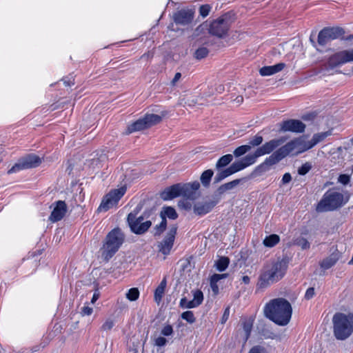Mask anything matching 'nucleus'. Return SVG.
Masks as SVG:
<instances>
[{
  "instance_id": "nucleus-27",
  "label": "nucleus",
  "mask_w": 353,
  "mask_h": 353,
  "mask_svg": "<svg viewBox=\"0 0 353 353\" xmlns=\"http://www.w3.org/2000/svg\"><path fill=\"white\" fill-rule=\"evenodd\" d=\"M241 182V179H235L230 182L221 185L217 190L219 194H224L226 191L232 190L237 186Z\"/></svg>"
},
{
  "instance_id": "nucleus-51",
  "label": "nucleus",
  "mask_w": 353,
  "mask_h": 353,
  "mask_svg": "<svg viewBox=\"0 0 353 353\" xmlns=\"http://www.w3.org/2000/svg\"><path fill=\"white\" fill-rule=\"evenodd\" d=\"M167 340L163 336H159L155 339V345L158 347H163L165 345Z\"/></svg>"
},
{
  "instance_id": "nucleus-3",
  "label": "nucleus",
  "mask_w": 353,
  "mask_h": 353,
  "mask_svg": "<svg viewBox=\"0 0 353 353\" xmlns=\"http://www.w3.org/2000/svg\"><path fill=\"white\" fill-rule=\"evenodd\" d=\"M125 241V234L119 228L112 229L106 235L100 249L101 258L108 261L119 250Z\"/></svg>"
},
{
  "instance_id": "nucleus-12",
  "label": "nucleus",
  "mask_w": 353,
  "mask_h": 353,
  "mask_svg": "<svg viewBox=\"0 0 353 353\" xmlns=\"http://www.w3.org/2000/svg\"><path fill=\"white\" fill-rule=\"evenodd\" d=\"M287 155L292 152L299 154L311 148L310 141H305L301 138H296L283 145Z\"/></svg>"
},
{
  "instance_id": "nucleus-52",
  "label": "nucleus",
  "mask_w": 353,
  "mask_h": 353,
  "mask_svg": "<svg viewBox=\"0 0 353 353\" xmlns=\"http://www.w3.org/2000/svg\"><path fill=\"white\" fill-rule=\"evenodd\" d=\"M314 288H309L305 294V298L307 300L311 299L314 296Z\"/></svg>"
},
{
  "instance_id": "nucleus-36",
  "label": "nucleus",
  "mask_w": 353,
  "mask_h": 353,
  "mask_svg": "<svg viewBox=\"0 0 353 353\" xmlns=\"http://www.w3.org/2000/svg\"><path fill=\"white\" fill-rule=\"evenodd\" d=\"M294 245L300 247L302 250H307L310 247V243L304 237H299L294 240Z\"/></svg>"
},
{
  "instance_id": "nucleus-25",
  "label": "nucleus",
  "mask_w": 353,
  "mask_h": 353,
  "mask_svg": "<svg viewBox=\"0 0 353 353\" xmlns=\"http://www.w3.org/2000/svg\"><path fill=\"white\" fill-rule=\"evenodd\" d=\"M332 134V131L323 132L314 134L311 140H310V147L313 148L319 143L323 141L325 138Z\"/></svg>"
},
{
  "instance_id": "nucleus-53",
  "label": "nucleus",
  "mask_w": 353,
  "mask_h": 353,
  "mask_svg": "<svg viewBox=\"0 0 353 353\" xmlns=\"http://www.w3.org/2000/svg\"><path fill=\"white\" fill-rule=\"evenodd\" d=\"M92 311L93 310L92 307L88 305H85L81 308V313L83 315H90L92 313Z\"/></svg>"
},
{
  "instance_id": "nucleus-9",
  "label": "nucleus",
  "mask_w": 353,
  "mask_h": 353,
  "mask_svg": "<svg viewBox=\"0 0 353 353\" xmlns=\"http://www.w3.org/2000/svg\"><path fill=\"white\" fill-rule=\"evenodd\" d=\"M41 163L40 157L36 154H28L19 160L8 171V174L17 172L22 170L37 167Z\"/></svg>"
},
{
  "instance_id": "nucleus-28",
  "label": "nucleus",
  "mask_w": 353,
  "mask_h": 353,
  "mask_svg": "<svg viewBox=\"0 0 353 353\" xmlns=\"http://www.w3.org/2000/svg\"><path fill=\"white\" fill-rule=\"evenodd\" d=\"M161 219L164 216L165 219L166 217H168L170 219L174 220L178 217V214L174 208L172 207H165L163 208V210L161 212Z\"/></svg>"
},
{
  "instance_id": "nucleus-47",
  "label": "nucleus",
  "mask_w": 353,
  "mask_h": 353,
  "mask_svg": "<svg viewBox=\"0 0 353 353\" xmlns=\"http://www.w3.org/2000/svg\"><path fill=\"white\" fill-rule=\"evenodd\" d=\"M210 10L211 7L209 5H203L199 8V14L203 17H206L209 14Z\"/></svg>"
},
{
  "instance_id": "nucleus-37",
  "label": "nucleus",
  "mask_w": 353,
  "mask_h": 353,
  "mask_svg": "<svg viewBox=\"0 0 353 353\" xmlns=\"http://www.w3.org/2000/svg\"><path fill=\"white\" fill-rule=\"evenodd\" d=\"M251 150L250 145H243L238 147L234 151L236 157H241Z\"/></svg>"
},
{
  "instance_id": "nucleus-62",
  "label": "nucleus",
  "mask_w": 353,
  "mask_h": 353,
  "mask_svg": "<svg viewBox=\"0 0 353 353\" xmlns=\"http://www.w3.org/2000/svg\"><path fill=\"white\" fill-rule=\"evenodd\" d=\"M126 297L130 301H132V288H130L128 290V291L126 294Z\"/></svg>"
},
{
  "instance_id": "nucleus-13",
  "label": "nucleus",
  "mask_w": 353,
  "mask_h": 353,
  "mask_svg": "<svg viewBox=\"0 0 353 353\" xmlns=\"http://www.w3.org/2000/svg\"><path fill=\"white\" fill-rule=\"evenodd\" d=\"M162 120V117L158 114H146L144 117L134 122V131L142 130L150 128Z\"/></svg>"
},
{
  "instance_id": "nucleus-20",
  "label": "nucleus",
  "mask_w": 353,
  "mask_h": 353,
  "mask_svg": "<svg viewBox=\"0 0 353 353\" xmlns=\"http://www.w3.org/2000/svg\"><path fill=\"white\" fill-rule=\"evenodd\" d=\"M217 201L209 200L196 203L194 206V212L199 216L210 212L216 205Z\"/></svg>"
},
{
  "instance_id": "nucleus-63",
  "label": "nucleus",
  "mask_w": 353,
  "mask_h": 353,
  "mask_svg": "<svg viewBox=\"0 0 353 353\" xmlns=\"http://www.w3.org/2000/svg\"><path fill=\"white\" fill-rule=\"evenodd\" d=\"M250 279L248 276H243L242 277V282L245 284H249Z\"/></svg>"
},
{
  "instance_id": "nucleus-46",
  "label": "nucleus",
  "mask_w": 353,
  "mask_h": 353,
  "mask_svg": "<svg viewBox=\"0 0 353 353\" xmlns=\"http://www.w3.org/2000/svg\"><path fill=\"white\" fill-rule=\"evenodd\" d=\"M312 168V165L310 163H305L303 165H302L299 169H298V173L300 175H305Z\"/></svg>"
},
{
  "instance_id": "nucleus-42",
  "label": "nucleus",
  "mask_w": 353,
  "mask_h": 353,
  "mask_svg": "<svg viewBox=\"0 0 353 353\" xmlns=\"http://www.w3.org/2000/svg\"><path fill=\"white\" fill-rule=\"evenodd\" d=\"M181 318L190 323H194L196 320L194 313L192 311H186L183 312L181 314Z\"/></svg>"
},
{
  "instance_id": "nucleus-6",
  "label": "nucleus",
  "mask_w": 353,
  "mask_h": 353,
  "mask_svg": "<svg viewBox=\"0 0 353 353\" xmlns=\"http://www.w3.org/2000/svg\"><path fill=\"white\" fill-rule=\"evenodd\" d=\"M286 139L285 137H280L265 143L261 146L259 147L254 154H248L241 159L243 165H245V168H247L254 164L258 157L270 154L276 148L284 143Z\"/></svg>"
},
{
  "instance_id": "nucleus-10",
  "label": "nucleus",
  "mask_w": 353,
  "mask_h": 353,
  "mask_svg": "<svg viewBox=\"0 0 353 353\" xmlns=\"http://www.w3.org/2000/svg\"><path fill=\"white\" fill-rule=\"evenodd\" d=\"M352 61H353V48L339 51L332 54L327 61V66L332 69Z\"/></svg>"
},
{
  "instance_id": "nucleus-26",
  "label": "nucleus",
  "mask_w": 353,
  "mask_h": 353,
  "mask_svg": "<svg viewBox=\"0 0 353 353\" xmlns=\"http://www.w3.org/2000/svg\"><path fill=\"white\" fill-rule=\"evenodd\" d=\"M181 196L190 200H194L196 198V192L191 190L189 185L181 184Z\"/></svg>"
},
{
  "instance_id": "nucleus-11",
  "label": "nucleus",
  "mask_w": 353,
  "mask_h": 353,
  "mask_svg": "<svg viewBox=\"0 0 353 353\" xmlns=\"http://www.w3.org/2000/svg\"><path fill=\"white\" fill-rule=\"evenodd\" d=\"M230 26L228 17L224 15L211 23L209 32L211 34L221 38L227 34Z\"/></svg>"
},
{
  "instance_id": "nucleus-39",
  "label": "nucleus",
  "mask_w": 353,
  "mask_h": 353,
  "mask_svg": "<svg viewBox=\"0 0 353 353\" xmlns=\"http://www.w3.org/2000/svg\"><path fill=\"white\" fill-rule=\"evenodd\" d=\"M166 225L167 221L165 217L163 216L161 222L159 225H157L154 228V235L161 234L165 230Z\"/></svg>"
},
{
  "instance_id": "nucleus-64",
  "label": "nucleus",
  "mask_w": 353,
  "mask_h": 353,
  "mask_svg": "<svg viewBox=\"0 0 353 353\" xmlns=\"http://www.w3.org/2000/svg\"><path fill=\"white\" fill-rule=\"evenodd\" d=\"M63 83L66 86H70L71 85H74V81L70 79L69 81L63 80Z\"/></svg>"
},
{
  "instance_id": "nucleus-35",
  "label": "nucleus",
  "mask_w": 353,
  "mask_h": 353,
  "mask_svg": "<svg viewBox=\"0 0 353 353\" xmlns=\"http://www.w3.org/2000/svg\"><path fill=\"white\" fill-rule=\"evenodd\" d=\"M192 294H193V299L192 301L194 302L195 305L196 307H198L199 305H200L202 303V302L203 301V294L199 290L192 291Z\"/></svg>"
},
{
  "instance_id": "nucleus-23",
  "label": "nucleus",
  "mask_w": 353,
  "mask_h": 353,
  "mask_svg": "<svg viewBox=\"0 0 353 353\" xmlns=\"http://www.w3.org/2000/svg\"><path fill=\"white\" fill-rule=\"evenodd\" d=\"M285 67V64L279 63L274 65L264 66L259 70L261 76H270L281 71Z\"/></svg>"
},
{
  "instance_id": "nucleus-61",
  "label": "nucleus",
  "mask_w": 353,
  "mask_h": 353,
  "mask_svg": "<svg viewBox=\"0 0 353 353\" xmlns=\"http://www.w3.org/2000/svg\"><path fill=\"white\" fill-rule=\"evenodd\" d=\"M139 290L136 288H134L133 290V299L134 301L137 300L139 298Z\"/></svg>"
},
{
  "instance_id": "nucleus-48",
  "label": "nucleus",
  "mask_w": 353,
  "mask_h": 353,
  "mask_svg": "<svg viewBox=\"0 0 353 353\" xmlns=\"http://www.w3.org/2000/svg\"><path fill=\"white\" fill-rule=\"evenodd\" d=\"M173 333L172 327L170 325H165L161 330V334L163 336H170Z\"/></svg>"
},
{
  "instance_id": "nucleus-55",
  "label": "nucleus",
  "mask_w": 353,
  "mask_h": 353,
  "mask_svg": "<svg viewBox=\"0 0 353 353\" xmlns=\"http://www.w3.org/2000/svg\"><path fill=\"white\" fill-rule=\"evenodd\" d=\"M179 206H182L185 210H190L191 208V203L188 200H184L179 202Z\"/></svg>"
},
{
  "instance_id": "nucleus-22",
  "label": "nucleus",
  "mask_w": 353,
  "mask_h": 353,
  "mask_svg": "<svg viewBox=\"0 0 353 353\" xmlns=\"http://www.w3.org/2000/svg\"><path fill=\"white\" fill-rule=\"evenodd\" d=\"M152 225L150 221H145L143 216L138 217L134 221V233L142 234L145 233Z\"/></svg>"
},
{
  "instance_id": "nucleus-58",
  "label": "nucleus",
  "mask_w": 353,
  "mask_h": 353,
  "mask_svg": "<svg viewBox=\"0 0 353 353\" xmlns=\"http://www.w3.org/2000/svg\"><path fill=\"white\" fill-rule=\"evenodd\" d=\"M128 224L131 231H132V212H130L127 218Z\"/></svg>"
},
{
  "instance_id": "nucleus-4",
  "label": "nucleus",
  "mask_w": 353,
  "mask_h": 353,
  "mask_svg": "<svg viewBox=\"0 0 353 353\" xmlns=\"http://www.w3.org/2000/svg\"><path fill=\"white\" fill-rule=\"evenodd\" d=\"M334 333L337 339L344 340L353 332V315L336 313L333 316Z\"/></svg>"
},
{
  "instance_id": "nucleus-14",
  "label": "nucleus",
  "mask_w": 353,
  "mask_h": 353,
  "mask_svg": "<svg viewBox=\"0 0 353 353\" xmlns=\"http://www.w3.org/2000/svg\"><path fill=\"white\" fill-rule=\"evenodd\" d=\"M342 257V252L336 247L330 249V254L319 261V266L323 270L332 268Z\"/></svg>"
},
{
  "instance_id": "nucleus-50",
  "label": "nucleus",
  "mask_w": 353,
  "mask_h": 353,
  "mask_svg": "<svg viewBox=\"0 0 353 353\" xmlns=\"http://www.w3.org/2000/svg\"><path fill=\"white\" fill-rule=\"evenodd\" d=\"M338 181L343 185H347L350 181V176L347 174H341L339 176Z\"/></svg>"
},
{
  "instance_id": "nucleus-19",
  "label": "nucleus",
  "mask_w": 353,
  "mask_h": 353,
  "mask_svg": "<svg viewBox=\"0 0 353 353\" xmlns=\"http://www.w3.org/2000/svg\"><path fill=\"white\" fill-rule=\"evenodd\" d=\"M179 196H181V183L171 185L160 194L161 198L164 201L171 200Z\"/></svg>"
},
{
  "instance_id": "nucleus-49",
  "label": "nucleus",
  "mask_w": 353,
  "mask_h": 353,
  "mask_svg": "<svg viewBox=\"0 0 353 353\" xmlns=\"http://www.w3.org/2000/svg\"><path fill=\"white\" fill-rule=\"evenodd\" d=\"M114 326V321L112 319H107L103 324L101 328L103 330H110Z\"/></svg>"
},
{
  "instance_id": "nucleus-56",
  "label": "nucleus",
  "mask_w": 353,
  "mask_h": 353,
  "mask_svg": "<svg viewBox=\"0 0 353 353\" xmlns=\"http://www.w3.org/2000/svg\"><path fill=\"white\" fill-rule=\"evenodd\" d=\"M292 179V176L290 173H285L282 178V182L283 183H289Z\"/></svg>"
},
{
  "instance_id": "nucleus-5",
  "label": "nucleus",
  "mask_w": 353,
  "mask_h": 353,
  "mask_svg": "<svg viewBox=\"0 0 353 353\" xmlns=\"http://www.w3.org/2000/svg\"><path fill=\"white\" fill-rule=\"evenodd\" d=\"M347 199H345L344 195L334 190L327 191L322 199L318 203L316 210L318 212H328L336 210L346 203Z\"/></svg>"
},
{
  "instance_id": "nucleus-17",
  "label": "nucleus",
  "mask_w": 353,
  "mask_h": 353,
  "mask_svg": "<svg viewBox=\"0 0 353 353\" xmlns=\"http://www.w3.org/2000/svg\"><path fill=\"white\" fill-rule=\"evenodd\" d=\"M305 129V125L299 120L289 119L281 124V130L283 132L301 133L304 132Z\"/></svg>"
},
{
  "instance_id": "nucleus-1",
  "label": "nucleus",
  "mask_w": 353,
  "mask_h": 353,
  "mask_svg": "<svg viewBox=\"0 0 353 353\" xmlns=\"http://www.w3.org/2000/svg\"><path fill=\"white\" fill-rule=\"evenodd\" d=\"M264 312L270 320L279 325L284 326L288 325L291 319L292 308L289 301L283 298H278L266 304Z\"/></svg>"
},
{
  "instance_id": "nucleus-32",
  "label": "nucleus",
  "mask_w": 353,
  "mask_h": 353,
  "mask_svg": "<svg viewBox=\"0 0 353 353\" xmlns=\"http://www.w3.org/2000/svg\"><path fill=\"white\" fill-rule=\"evenodd\" d=\"M213 174L214 172L212 170H207L202 173L201 176V181L205 187L209 185Z\"/></svg>"
},
{
  "instance_id": "nucleus-18",
  "label": "nucleus",
  "mask_w": 353,
  "mask_h": 353,
  "mask_svg": "<svg viewBox=\"0 0 353 353\" xmlns=\"http://www.w3.org/2000/svg\"><path fill=\"white\" fill-rule=\"evenodd\" d=\"M194 18V12L190 9H181L174 14V21L179 25L190 24Z\"/></svg>"
},
{
  "instance_id": "nucleus-34",
  "label": "nucleus",
  "mask_w": 353,
  "mask_h": 353,
  "mask_svg": "<svg viewBox=\"0 0 353 353\" xmlns=\"http://www.w3.org/2000/svg\"><path fill=\"white\" fill-rule=\"evenodd\" d=\"M232 174V173L231 170H230L229 168H228L223 170L220 171L219 172H218L216 174V176L214 177V182L219 183L221 181H222L223 179H224L225 178H226Z\"/></svg>"
},
{
  "instance_id": "nucleus-24",
  "label": "nucleus",
  "mask_w": 353,
  "mask_h": 353,
  "mask_svg": "<svg viewBox=\"0 0 353 353\" xmlns=\"http://www.w3.org/2000/svg\"><path fill=\"white\" fill-rule=\"evenodd\" d=\"M228 276V274H214L210 278V287L214 295L218 294L219 288L217 283Z\"/></svg>"
},
{
  "instance_id": "nucleus-31",
  "label": "nucleus",
  "mask_w": 353,
  "mask_h": 353,
  "mask_svg": "<svg viewBox=\"0 0 353 353\" xmlns=\"http://www.w3.org/2000/svg\"><path fill=\"white\" fill-rule=\"evenodd\" d=\"M252 325H253V321L251 319L245 320L243 323V329L245 332V337H244L245 342L248 341V339H249V337L250 336L251 331L252 329Z\"/></svg>"
},
{
  "instance_id": "nucleus-21",
  "label": "nucleus",
  "mask_w": 353,
  "mask_h": 353,
  "mask_svg": "<svg viewBox=\"0 0 353 353\" xmlns=\"http://www.w3.org/2000/svg\"><path fill=\"white\" fill-rule=\"evenodd\" d=\"M285 149L283 146L280 147L278 150L274 151L269 157L266 158L263 165L270 166L276 164L281 159L287 157Z\"/></svg>"
},
{
  "instance_id": "nucleus-60",
  "label": "nucleus",
  "mask_w": 353,
  "mask_h": 353,
  "mask_svg": "<svg viewBox=\"0 0 353 353\" xmlns=\"http://www.w3.org/2000/svg\"><path fill=\"white\" fill-rule=\"evenodd\" d=\"M181 77V74L180 72H176L174 75V77L172 79V83L174 84L176 82H177Z\"/></svg>"
},
{
  "instance_id": "nucleus-15",
  "label": "nucleus",
  "mask_w": 353,
  "mask_h": 353,
  "mask_svg": "<svg viewBox=\"0 0 353 353\" xmlns=\"http://www.w3.org/2000/svg\"><path fill=\"white\" fill-rule=\"evenodd\" d=\"M177 227L176 225H172L163 241L159 245V251L161 252L163 254H168L170 253L175 239V235L176 234Z\"/></svg>"
},
{
  "instance_id": "nucleus-44",
  "label": "nucleus",
  "mask_w": 353,
  "mask_h": 353,
  "mask_svg": "<svg viewBox=\"0 0 353 353\" xmlns=\"http://www.w3.org/2000/svg\"><path fill=\"white\" fill-rule=\"evenodd\" d=\"M208 54V50L206 48L202 47L196 50L195 52V57L197 59H201L205 57Z\"/></svg>"
},
{
  "instance_id": "nucleus-59",
  "label": "nucleus",
  "mask_w": 353,
  "mask_h": 353,
  "mask_svg": "<svg viewBox=\"0 0 353 353\" xmlns=\"http://www.w3.org/2000/svg\"><path fill=\"white\" fill-rule=\"evenodd\" d=\"M229 314H230V309H229V307H227L225 310V312H224L223 317H222V321L223 322L228 319V318L229 316Z\"/></svg>"
},
{
  "instance_id": "nucleus-33",
  "label": "nucleus",
  "mask_w": 353,
  "mask_h": 353,
  "mask_svg": "<svg viewBox=\"0 0 353 353\" xmlns=\"http://www.w3.org/2000/svg\"><path fill=\"white\" fill-rule=\"evenodd\" d=\"M230 263V260L228 257H221L216 262V268L220 271L223 272L224 271L228 266Z\"/></svg>"
},
{
  "instance_id": "nucleus-45",
  "label": "nucleus",
  "mask_w": 353,
  "mask_h": 353,
  "mask_svg": "<svg viewBox=\"0 0 353 353\" xmlns=\"http://www.w3.org/2000/svg\"><path fill=\"white\" fill-rule=\"evenodd\" d=\"M165 290L162 289V287H157L154 292V301L159 303L164 294Z\"/></svg>"
},
{
  "instance_id": "nucleus-40",
  "label": "nucleus",
  "mask_w": 353,
  "mask_h": 353,
  "mask_svg": "<svg viewBox=\"0 0 353 353\" xmlns=\"http://www.w3.org/2000/svg\"><path fill=\"white\" fill-rule=\"evenodd\" d=\"M263 141V137L258 134L250 140L248 145H250L251 148H252V146H253V147L259 146L262 143Z\"/></svg>"
},
{
  "instance_id": "nucleus-38",
  "label": "nucleus",
  "mask_w": 353,
  "mask_h": 353,
  "mask_svg": "<svg viewBox=\"0 0 353 353\" xmlns=\"http://www.w3.org/2000/svg\"><path fill=\"white\" fill-rule=\"evenodd\" d=\"M230 170H231L232 174H234L239 171L243 170L245 165H243L241 160L234 162L230 167Z\"/></svg>"
},
{
  "instance_id": "nucleus-54",
  "label": "nucleus",
  "mask_w": 353,
  "mask_h": 353,
  "mask_svg": "<svg viewBox=\"0 0 353 353\" xmlns=\"http://www.w3.org/2000/svg\"><path fill=\"white\" fill-rule=\"evenodd\" d=\"M185 185H189L191 188V190H194V192H196V191L200 188V183L198 181H194L192 183H185Z\"/></svg>"
},
{
  "instance_id": "nucleus-30",
  "label": "nucleus",
  "mask_w": 353,
  "mask_h": 353,
  "mask_svg": "<svg viewBox=\"0 0 353 353\" xmlns=\"http://www.w3.org/2000/svg\"><path fill=\"white\" fill-rule=\"evenodd\" d=\"M280 238L277 234H271L263 240V244L268 248L274 247L279 242Z\"/></svg>"
},
{
  "instance_id": "nucleus-8",
  "label": "nucleus",
  "mask_w": 353,
  "mask_h": 353,
  "mask_svg": "<svg viewBox=\"0 0 353 353\" xmlns=\"http://www.w3.org/2000/svg\"><path fill=\"white\" fill-rule=\"evenodd\" d=\"M344 33V30L340 27L325 28L319 33L318 43L324 46L331 41L342 37Z\"/></svg>"
},
{
  "instance_id": "nucleus-7",
  "label": "nucleus",
  "mask_w": 353,
  "mask_h": 353,
  "mask_svg": "<svg viewBox=\"0 0 353 353\" xmlns=\"http://www.w3.org/2000/svg\"><path fill=\"white\" fill-rule=\"evenodd\" d=\"M127 187L125 184L121 185L118 188L110 190L103 196L101 202L97 208V212H105L110 209L117 208L120 199L124 196Z\"/></svg>"
},
{
  "instance_id": "nucleus-57",
  "label": "nucleus",
  "mask_w": 353,
  "mask_h": 353,
  "mask_svg": "<svg viewBox=\"0 0 353 353\" xmlns=\"http://www.w3.org/2000/svg\"><path fill=\"white\" fill-rule=\"evenodd\" d=\"M100 296V292L98 290H96L93 294V296H92V298L91 299V303L93 304L94 303L97 299L99 298Z\"/></svg>"
},
{
  "instance_id": "nucleus-29",
  "label": "nucleus",
  "mask_w": 353,
  "mask_h": 353,
  "mask_svg": "<svg viewBox=\"0 0 353 353\" xmlns=\"http://www.w3.org/2000/svg\"><path fill=\"white\" fill-rule=\"evenodd\" d=\"M233 159V157L232 154H225L221 157L216 163V168L217 170L221 169L226 165H228Z\"/></svg>"
},
{
  "instance_id": "nucleus-16",
  "label": "nucleus",
  "mask_w": 353,
  "mask_h": 353,
  "mask_svg": "<svg viewBox=\"0 0 353 353\" xmlns=\"http://www.w3.org/2000/svg\"><path fill=\"white\" fill-rule=\"evenodd\" d=\"M50 208H52V211L49 219L52 222H57L61 220L67 212V205L63 201L53 203Z\"/></svg>"
},
{
  "instance_id": "nucleus-41",
  "label": "nucleus",
  "mask_w": 353,
  "mask_h": 353,
  "mask_svg": "<svg viewBox=\"0 0 353 353\" xmlns=\"http://www.w3.org/2000/svg\"><path fill=\"white\" fill-rule=\"evenodd\" d=\"M248 353H270L268 347L257 345L252 347Z\"/></svg>"
},
{
  "instance_id": "nucleus-43",
  "label": "nucleus",
  "mask_w": 353,
  "mask_h": 353,
  "mask_svg": "<svg viewBox=\"0 0 353 353\" xmlns=\"http://www.w3.org/2000/svg\"><path fill=\"white\" fill-rule=\"evenodd\" d=\"M180 307L182 308H194L196 307L194 302L191 300H188L185 297H183L180 301Z\"/></svg>"
},
{
  "instance_id": "nucleus-2",
  "label": "nucleus",
  "mask_w": 353,
  "mask_h": 353,
  "mask_svg": "<svg viewBox=\"0 0 353 353\" xmlns=\"http://www.w3.org/2000/svg\"><path fill=\"white\" fill-rule=\"evenodd\" d=\"M287 269L288 262L284 259L265 263L261 271L258 285L264 288L279 281L284 276Z\"/></svg>"
}]
</instances>
